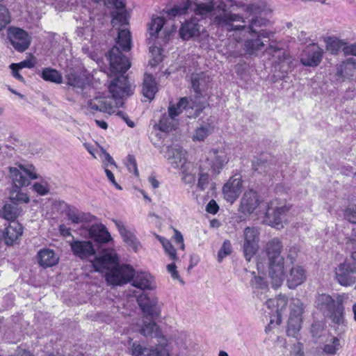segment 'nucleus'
Returning <instances> with one entry per match:
<instances>
[{
  "label": "nucleus",
  "instance_id": "nucleus-41",
  "mask_svg": "<svg viewBox=\"0 0 356 356\" xmlns=\"http://www.w3.org/2000/svg\"><path fill=\"white\" fill-rule=\"evenodd\" d=\"M324 42L326 44V50L332 54H337L341 49L343 51L346 45L344 42L334 37L325 38Z\"/></svg>",
  "mask_w": 356,
  "mask_h": 356
},
{
  "label": "nucleus",
  "instance_id": "nucleus-59",
  "mask_svg": "<svg viewBox=\"0 0 356 356\" xmlns=\"http://www.w3.org/2000/svg\"><path fill=\"white\" fill-rule=\"evenodd\" d=\"M149 51L153 57V63L151 62V65H156L162 60L161 49L159 47H150Z\"/></svg>",
  "mask_w": 356,
  "mask_h": 356
},
{
  "label": "nucleus",
  "instance_id": "nucleus-17",
  "mask_svg": "<svg viewBox=\"0 0 356 356\" xmlns=\"http://www.w3.org/2000/svg\"><path fill=\"white\" fill-rule=\"evenodd\" d=\"M108 60L110 64L111 73L114 75L124 74L131 66L129 61L123 56L117 46H114L108 51Z\"/></svg>",
  "mask_w": 356,
  "mask_h": 356
},
{
  "label": "nucleus",
  "instance_id": "nucleus-46",
  "mask_svg": "<svg viewBox=\"0 0 356 356\" xmlns=\"http://www.w3.org/2000/svg\"><path fill=\"white\" fill-rule=\"evenodd\" d=\"M302 318L300 316H296L290 314L288 321L287 334L295 337L301 327Z\"/></svg>",
  "mask_w": 356,
  "mask_h": 356
},
{
  "label": "nucleus",
  "instance_id": "nucleus-34",
  "mask_svg": "<svg viewBox=\"0 0 356 356\" xmlns=\"http://www.w3.org/2000/svg\"><path fill=\"white\" fill-rule=\"evenodd\" d=\"M267 42L259 38L248 39L243 44V49L249 56H257L259 52L264 48Z\"/></svg>",
  "mask_w": 356,
  "mask_h": 356
},
{
  "label": "nucleus",
  "instance_id": "nucleus-13",
  "mask_svg": "<svg viewBox=\"0 0 356 356\" xmlns=\"http://www.w3.org/2000/svg\"><path fill=\"white\" fill-rule=\"evenodd\" d=\"M288 211L289 207L279 200L270 201L267 205L266 211L267 222L271 227L280 229L283 227V219Z\"/></svg>",
  "mask_w": 356,
  "mask_h": 356
},
{
  "label": "nucleus",
  "instance_id": "nucleus-62",
  "mask_svg": "<svg viewBox=\"0 0 356 356\" xmlns=\"http://www.w3.org/2000/svg\"><path fill=\"white\" fill-rule=\"evenodd\" d=\"M219 210V206L214 200L209 202L206 207V211L211 214H216Z\"/></svg>",
  "mask_w": 356,
  "mask_h": 356
},
{
  "label": "nucleus",
  "instance_id": "nucleus-54",
  "mask_svg": "<svg viewBox=\"0 0 356 356\" xmlns=\"http://www.w3.org/2000/svg\"><path fill=\"white\" fill-rule=\"evenodd\" d=\"M311 332L313 337L316 339H319L322 337H326L327 334H329L328 332L323 328V325L318 322L312 324L311 327Z\"/></svg>",
  "mask_w": 356,
  "mask_h": 356
},
{
  "label": "nucleus",
  "instance_id": "nucleus-53",
  "mask_svg": "<svg viewBox=\"0 0 356 356\" xmlns=\"http://www.w3.org/2000/svg\"><path fill=\"white\" fill-rule=\"evenodd\" d=\"M10 22V16L8 10L3 6L0 5V31L6 28Z\"/></svg>",
  "mask_w": 356,
  "mask_h": 356
},
{
  "label": "nucleus",
  "instance_id": "nucleus-35",
  "mask_svg": "<svg viewBox=\"0 0 356 356\" xmlns=\"http://www.w3.org/2000/svg\"><path fill=\"white\" fill-rule=\"evenodd\" d=\"M250 285L253 289V293L258 298L263 300L268 298L266 295L268 291V284L263 278L254 276L250 281Z\"/></svg>",
  "mask_w": 356,
  "mask_h": 356
},
{
  "label": "nucleus",
  "instance_id": "nucleus-9",
  "mask_svg": "<svg viewBox=\"0 0 356 356\" xmlns=\"http://www.w3.org/2000/svg\"><path fill=\"white\" fill-rule=\"evenodd\" d=\"M345 298L344 295H337L336 299H334L326 293L318 294L315 300V305L334 323L341 324L343 322V304Z\"/></svg>",
  "mask_w": 356,
  "mask_h": 356
},
{
  "label": "nucleus",
  "instance_id": "nucleus-11",
  "mask_svg": "<svg viewBox=\"0 0 356 356\" xmlns=\"http://www.w3.org/2000/svg\"><path fill=\"white\" fill-rule=\"evenodd\" d=\"M160 152L163 154L170 166L179 172H185L187 165H192L188 161L187 152L177 144L167 145Z\"/></svg>",
  "mask_w": 356,
  "mask_h": 356
},
{
  "label": "nucleus",
  "instance_id": "nucleus-1",
  "mask_svg": "<svg viewBox=\"0 0 356 356\" xmlns=\"http://www.w3.org/2000/svg\"><path fill=\"white\" fill-rule=\"evenodd\" d=\"M115 76L108 86L111 96L96 95L90 99L86 97L82 102V107L91 113L99 111L111 115L122 106L123 99L133 94V88L124 74Z\"/></svg>",
  "mask_w": 356,
  "mask_h": 356
},
{
  "label": "nucleus",
  "instance_id": "nucleus-18",
  "mask_svg": "<svg viewBox=\"0 0 356 356\" xmlns=\"http://www.w3.org/2000/svg\"><path fill=\"white\" fill-rule=\"evenodd\" d=\"M8 38L14 49L19 52L25 51L30 46L31 37L20 28L10 27L8 31Z\"/></svg>",
  "mask_w": 356,
  "mask_h": 356
},
{
  "label": "nucleus",
  "instance_id": "nucleus-64",
  "mask_svg": "<svg viewBox=\"0 0 356 356\" xmlns=\"http://www.w3.org/2000/svg\"><path fill=\"white\" fill-rule=\"evenodd\" d=\"M167 270H168V273H170L172 277L174 280H181L180 277L177 270V266L174 263L168 264L167 266Z\"/></svg>",
  "mask_w": 356,
  "mask_h": 356
},
{
  "label": "nucleus",
  "instance_id": "nucleus-51",
  "mask_svg": "<svg viewBox=\"0 0 356 356\" xmlns=\"http://www.w3.org/2000/svg\"><path fill=\"white\" fill-rule=\"evenodd\" d=\"M205 75L202 74H193L191 77L192 87L194 91L197 94H201V88L202 83L204 81Z\"/></svg>",
  "mask_w": 356,
  "mask_h": 356
},
{
  "label": "nucleus",
  "instance_id": "nucleus-28",
  "mask_svg": "<svg viewBox=\"0 0 356 356\" xmlns=\"http://www.w3.org/2000/svg\"><path fill=\"white\" fill-rule=\"evenodd\" d=\"M201 26L195 17H192L182 24L179 29L180 37L183 40H189L199 35Z\"/></svg>",
  "mask_w": 356,
  "mask_h": 356
},
{
  "label": "nucleus",
  "instance_id": "nucleus-32",
  "mask_svg": "<svg viewBox=\"0 0 356 356\" xmlns=\"http://www.w3.org/2000/svg\"><path fill=\"white\" fill-rule=\"evenodd\" d=\"M113 222L117 227L121 236L124 241L134 251H137L140 246V243L136 238L134 233L127 229L124 225L122 221L113 220Z\"/></svg>",
  "mask_w": 356,
  "mask_h": 356
},
{
  "label": "nucleus",
  "instance_id": "nucleus-27",
  "mask_svg": "<svg viewBox=\"0 0 356 356\" xmlns=\"http://www.w3.org/2000/svg\"><path fill=\"white\" fill-rule=\"evenodd\" d=\"M102 3L103 6H102V10L100 12H96L95 10L90 12V19L94 23L97 22L98 24H102L104 17L105 15V8L104 6H107L108 8H114L115 10L124 8V3L122 0H102L99 3Z\"/></svg>",
  "mask_w": 356,
  "mask_h": 356
},
{
  "label": "nucleus",
  "instance_id": "nucleus-2",
  "mask_svg": "<svg viewBox=\"0 0 356 356\" xmlns=\"http://www.w3.org/2000/svg\"><path fill=\"white\" fill-rule=\"evenodd\" d=\"M193 12L201 18L209 17L211 24L217 28L227 31L231 28V22H244L243 16L234 13L227 8L226 3L222 0H195L193 1Z\"/></svg>",
  "mask_w": 356,
  "mask_h": 356
},
{
  "label": "nucleus",
  "instance_id": "nucleus-43",
  "mask_svg": "<svg viewBox=\"0 0 356 356\" xmlns=\"http://www.w3.org/2000/svg\"><path fill=\"white\" fill-rule=\"evenodd\" d=\"M41 76L47 81L55 83H61L63 82V76L61 74L56 70L50 67L44 68L42 71Z\"/></svg>",
  "mask_w": 356,
  "mask_h": 356
},
{
  "label": "nucleus",
  "instance_id": "nucleus-40",
  "mask_svg": "<svg viewBox=\"0 0 356 356\" xmlns=\"http://www.w3.org/2000/svg\"><path fill=\"white\" fill-rule=\"evenodd\" d=\"M66 216L68 220L74 224H79L89 220L88 214L79 211L74 207H69L66 210Z\"/></svg>",
  "mask_w": 356,
  "mask_h": 356
},
{
  "label": "nucleus",
  "instance_id": "nucleus-58",
  "mask_svg": "<svg viewBox=\"0 0 356 356\" xmlns=\"http://www.w3.org/2000/svg\"><path fill=\"white\" fill-rule=\"evenodd\" d=\"M127 167L130 172L134 173L136 176L139 175V172L137 167V163L135 157L133 155L129 154L127 157Z\"/></svg>",
  "mask_w": 356,
  "mask_h": 356
},
{
  "label": "nucleus",
  "instance_id": "nucleus-16",
  "mask_svg": "<svg viewBox=\"0 0 356 356\" xmlns=\"http://www.w3.org/2000/svg\"><path fill=\"white\" fill-rule=\"evenodd\" d=\"M137 302L143 312L152 318H157L161 314L163 304L159 302L154 294L143 293L137 297Z\"/></svg>",
  "mask_w": 356,
  "mask_h": 356
},
{
  "label": "nucleus",
  "instance_id": "nucleus-30",
  "mask_svg": "<svg viewBox=\"0 0 356 356\" xmlns=\"http://www.w3.org/2000/svg\"><path fill=\"white\" fill-rule=\"evenodd\" d=\"M37 259L40 266L48 268L56 265L59 259L53 250L43 248L38 251Z\"/></svg>",
  "mask_w": 356,
  "mask_h": 356
},
{
  "label": "nucleus",
  "instance_id": "nucleus-39",
  "mask_svg": "<svg viewBox=\"0 0 356 356\" xmlns=\"http://www.w3.org/2000/svg\"><path fill=\"white\" fill-rule=\"evenodd\" d=\"M213 129L214 126L211 123H204L196 129L193 140L194 141H203L213 131Z\"/></svg>",
  "mask_w": 356,
  "mask_h": 356
},
{
  "label": "nucleus",
  "instance_id": "nucleus-47",
  "mask_svg": "<svg viewBox=\"0 0 356 356\" xmlns=\"http://www.w3.org/2000/svg\"><path fill=\"white\" fill-rule=\"evenodd\" d=\"M111 15L113 17L111 23L113 27L117 26H124L128 25V19L124 8L113 10L111 13Z\"/></svg>",
  "mask_w": 356,
  "mask_h": 356
},
{
  "label": "nucleus",
  "instance_id": "nucleus-22",
  "mask_svg": "<svg viewBox=\"0 0 356 356\" xmlns=\"http://www.w3.org/2000/svg\"><path fill=\"white\" fill-rule=\"evenodd\" d=\"M336 76L339 81H353L356 79V59L349 58L336 67Z\"/></svg>",
  "mask_w": 356,
  "mask_h": 356
},
{
  "label": "nucleus",
  "instance_id": "nucleus-14",
  "mask_svg": "<svg viewBox=\"0 0 356 356\" xmlns=\"http://www.w3.org/2000/svg\"><path fill=\"white\" fill-rule=\"evenodd\" d=\"M259 236V229L255 227H247L243 231V251L248 261H250L258 251Z\"/></svg>",
  "mask_w": 356,
  "mask_h": 356
},
{
  "label": "nucleus",
  "instance_id": "nucleus-3",
  "mask_svg": "<svg viewBox=\"0 0 356 356\" xmlns=\"http://www.w3.org/2000/svg\"><path fill=\"white\" fill-rule=\"evenodd\" d=\"M175 347L170 343H159L145 346L138 341L130 342L128 350L131 356H186L192 344L187 334L179 333L175 337Z\"/></svg>",
  "mask_w": 356,
  "mask_h": 356
},
{
  "label": "nucleus",
  "instance_id": "nucleus-24",
  "mask_svg": "<svg viewBox=\"0 0 356 356\" xmlns=\"http://www.w3.org/2000/svg\"><path fill=\"white\" fill-rule=\"evenodd\" d=\"M259 205V198L256 191L248 190L245 191L241 200L239 211L245 215L253 213Z\"/></svg>",
  "mask_w": 356,
  "mask_h": 356
},
{
  "label": "nucleus",
  "instance_id": "nucleus-15",
  "mask_svg": "<svg viewBox=\"0 0 356 356\" xmlns=\"http://www.w3.org/2000/svg\"><path fill=\"white\" fill-rule=\"evenodd\" d=\"M203 108L195 104L194 101L188 97H182L180 100L168 108V113L172 118H177L183 111H186V117L197 118L200 115Z\"/></svg>",
  "mask_w": 356,
  "mask_h": 356
},
{
  "label": "nucleus",
  "instance_id": "nucleus-6",
  "mask_svg": "<svg viewBox=\"0 0 356 356\" xmlns=\"http://www.w3.org/2000/svg\"><path fill=\"white\" fill-rule=\"evenodd\" d=\"M228 161L227 154L224 149H213L209 151L207 156L200 161L197 188L201 191H205Z\"/></svg>",
  "mask_w": 356,
  "mask_h": 356
},
{
  "label": "nucleus",
  "instance_id": "nucleus-52",
  "mask_svg": "<svg viewBox=\"0 0 356 356\" xmlns=\"http://www.w3.org/2000/svg\"><path fill=\"white\" fill-rule=\"evenodd\" d=\"M232 252V247L229 240L224 241L222 247L218 252V260L221 262L222 260Z\"/></svg>",
  "mask_w": 356,
  "mask_h": 356
},
{
  "label": "nucleus",
  "instance_id": "nucleus-29",
  "mask_svg": "<svg viewBox=\"0 0 356 356\" xmlns=\"http://www.w3.org/2000/svg\"><path fill=\"white\" fill-rule=\"evenodd\" d=\"M23 228L22 225L16 221L9 223L5 228L3 236L5 243L8 245H13L22 234Z\"/></svg>",
  "mask_w": 356,
  "mask_h": 356
},
{
  "label": "nucleus",
  "instance_id": "nucleus-57",
  "mask_svg": "<svg viewBox=\"0 0 356 356\" xmlns=\"http://www.w3.org/2000/svg\"><path fill=\"white\" fill-rule=\"evenodd\" d=\"M276 312L277 317L280 318L281 312L285 309L287 303L288 299L285 296L280 295L276 298Z\"/></svg>",
  "mask_w": 356,
  "mask_h": 356
},
{
  "label": "nucleus",
  "instance_id": "nucleus-12",
  "mask_svg": "<svg viewBox=\"0 0 356 356\" xmlns=\"http://www.w3.org/2000/svg\"><path fill=\"white\" fill-rule=\"evenodd\" d=\"M243 19L245 18L243 17ZM268 23V21L261 17L252 18L249 24H245V20L244 22H231V28H228L227 32H232V37L237 42H241L246 36L248 33H257V29L261 26H265Z\"/></svg>",
  "mask_w": 356,
  "mask_h": 356
},
{
  "label": "nucleus",
  "instance_id": "nucleus-21",
  "mask_svg": "<svg viewBox=\"0 0 356 356\" xmlns=\"http://www.w3.org/2000/svg\"><path fill=\"white\" fill-rule=\"evenodd\" d=\"M286 269H289L287 274L285 273L284 266V280L286 278V284L289 289H295L305 282L306 273L302 266L293 264L291 266H286Z\"/></svg>",
  "mask_w": 356,
  "mask_h": 356
},
{
  "label": "nucleus",
  "instance_id": "nucleus-56",
  "mask_svg": "<svg viewBox=\"0 0 356 356\" xmlns=\"http://www.w3.org/2000/svg\"><path fill=\"white\" fill-rule=\"evenodd\" d=\"M191 165H187L185 172H179L182 175L181 180L182 181L190 186L194 185L196 178L195 176L189 172Z\"/></svg>",
  "mask_w": 356,
  "mask_h": 356
},
{
  "label": "nucleus",
  "instance_id": "nucleus-19",
  "mask_svg": "<svg viewBox=\"0 0 356 356\" xmlns=\"http://www.w3.org/2000/svg\"><path fill=\"white\" fill-rule=\"evenodd\" d=\"M269 53L273 52V57L277 58L274 66L275 70L279 71L281 74L278 75L280 78L284 76L291 70L292 58L284 49L276 48L273 44H270L268 47Z\"/></svg>",
  "mask_w": 356,
  "mask_h": 356
},
{
  "label": "nucleus",
  "instance_id": "nucleus-33",
  "mask_svg": "<svg viewBox=\"0 0 356 356\" xmlns=\"http://www.w3.org/2000/svg\"><path fill=\"white\" fill-rule=\"evenodd\" d=\"M192 3L190 0H170L171 8L166 11L170 17H176L186 13Z\"/></svg>",
  "mask_w": 356,
  "mask_h": 356
},
{
  "label": "nucleus",
  "instance_id": "nucleus-4",
  "mask_svg": "<svg viewBox=\"0 0 356 356\" xmlns=\"http://www.w3.org/2000/svg\"><path fill=\"white\" fill-rule=\"evenodd\" d=\"M116 254L112 251H106L97 257L93 266L97 271L106 270V280L113 286L128 283L134 277L135 270L129 264H119Z\"/></svg>",
  "mask_w": 356,
  "mask_h": 356
},
{
  "label": "nucleus",
  "instance_id": "nucleus-48",
  "mask_svg": "<svg viewBox=\"0 0 356 356\" xmlns=\"http://www.w3.org/2000/svg\"><path fill=\"white\" fill-rule=\"evenodd\" d=\"M165 21L163 17H153L149 24V32L150 35L156 36L164 25Z\"/></svg>",
  "mask_w": 356,
  "mask_h": 356
},
{
  "label": "nucleus",
  "instance_id": "nucleus-10",
  "mask_svg": "<svg viewBox=\"0 0 356 356\" xmlns=\"http://www.w3.org/2000/svg\"><path fill=\"white\" fill-rule=\"evenodd\" d=\"M346 248L350 252V258L335 269L336 279L342 286H350L356 282V238L348 239Z\"/></svg>",
  "mask_w": 356,
  "mask_h": 356
},
{
  "label": "nucleus",
  "instance_id": "nucleus-42",
  "mask_svg": "<svg viewBox=\"0 0 356 356\" xmlns=\"http://www.w3.org/2000/svg\"><path fill=\"white\" fill-rule=\"evenodd\" d=\"M20 213V210L17 205L15 204H6L0 211V216L8 220L15 221Z\"/></svg>",
  "mask_w": 356,
  "mask_h": 356
},
{
  "label": "nucleus",
  "instance_id": "nucleus-26",
  "mask_svg": "<svg viewBox=\"0 0 356 356\" xmlns=\"http://www.w3.org/2000/svg\"><path fill=\"white\" fill-rule=\"evenodd\" d=\"M131 280L134 286L143 291H152L156 287L154 278L147 272H135Z\"/></svg>",
  "mask_w": 356,
  "mask_h": 356
},
{
  "label": "nucleus",
  "instance_id": "nucleus-55",
  "mask_svg": "<svg viewBox=\"0 0 356 356\" xmlns=\"http://www.w3.org/2000/svg\"><path fill=\"white\" fill-rule=\"evenodd\" d=\"M291 313L293 315L300 316L303 312V306L300 300L298 298L292 299L291 302Z\"/></svg>",
  "mask_w": 356,
  "mask_h": 356
},
{
  "label": "nucleus",
  "instance_id": "nucleus-5",
  "mask_svg": "<svg viewBox=\"0 0 356 356\" xmlns=\"http://www.w3.org/2000/svg\"><path fill=\"white\" fill-rule=\"evenodd\" d=\"M116 254L112 251H106L97 257L93 266L97 271L106 270V280L113 286L128 283L134 277L135 270L129 264H119Z\"/></svg>",
  "mask_w": 356,
  "mask_h": 356
},
{
  "label": "nucleus",
  "instance_id": "nucleus-63",
  "mask_svg": "<svg viewBox=\"0 0 356 356\" xmlns=\"http://www.w3.org/2000/svg\"><path fill=\"white\" fill-rule=\"evenodd\" d=\"M10 69L12 70V74L13 76L17 79V80L20 81H24V78L19 73V65L16 63H13L10 66Z\"/></svg>",
  "mask_w": 356,
  "mask_h": 356
},
{
  "label": "nucleus",
  "instance_id": "nucleus-44",
  "mask_svg": "<svg viewBox=\"0 0 356 356\" xmlns=\"http://www.w3.org/2000/svg\"><path fill=\"white\" fill-rule=\"evenodd\" d=\"M177 125V122L175 118L168 115L164 114L161 118L159 123V129L163 132H169L174 129Z\"/></svg>",
  "mask_w": 356,
  "mask_h": 356
},
{
  "label": "nucleus",
  "instance_id": "nucleus-8",
  "mask_svg": "<svg viewBox=\"0 0 356 356\" xmlns=\"http://www.w3.org/2000/svg\"><path fill=\"white\" fill-rule=\"evenodd\" d=\"M283 244L277 238L269 240L264 248L268 261V275L273 288L280 287L284 282V259L282 255Z\"/></svg>",
  "mask_w": 356,
  "mask_h": 356
},
{
  "label": "nucleus",
  "instance_id": "nucleus-20",
  "mask_svg": "<svg viewBox=\"0 0 356 356\" xmlns=\"http://www.w3.org/2000/svg\"><path fill=\"white\" fill-rule=\"evenodd\" d=\"M242 191V179L240 175L231 177L222 187L225 200L233 204L239 197Z\"/></svg>",
  "mask_w": 356,
  "mask_h": 356
},
{
  "label": "nucleus",
  "instance_id": "nucleus-60",
  "mask_svg": "<svg viewBox=\"0 0 356 356\" xmlns=\"http://www.w3.org/2000/svg\"><path fill=\"white\" fill-rule=\"evenodd\" d=\"M344 216L349 222L356 224V205L348 207L345 210Z\"/></svg>",
  "mask_w": 356,
  "mask_h": 356
},
{
  "label": "nucleus",
  "instance_id": "nucleus-61",
  "mask_svg": "<svg viewBox=\"0 0 356 356\" xmlns=\"http://www.w3.org/2000/svg\"><path fill=\"white\" fill-rule=\"evenodd\" d=\"M33 190L40 195H44L49 193V188L47 182H35L33 186Z\"/></svg>",
  "mask_w": 356,
  "mask_h": 356
},
{
  "label": "nucleus",
  "instance_id": "nucleus-38",
  "mask_svg": "<svg viewBox=\"0 0 356 356\" xmlns=\"http://www.w3.org/2000/svg\"><path fill=\"white\" fill-rule=\"evenodd\" d=\"M117 43L124 51H128L131 49V35L127 27L118 29Z\"/></svg>",
  "mask_w": 356,
  "mask_h": 356
},
{
  "label": "nucleus",
  "instance_id": "nucleus-25",
  "mask_svg": "<svg viewBox=\"0 0 356 356\" xmlns=\"http://www.w3.org/2000/svg\"><path fill=\"white\" fill-rule=\"evenodd\" d=\"M70 247L73 254L81 259H87L95 253L92 243L89 241H74L70 243Z\"/></svg>",
  "mask_w": 356,
  "mask_h": 356
},
{
  "label": "nucleus",
  "instance_id": "nucleus-37",
  "mask_svg": "<svg viewBox=\"0 0 356 356\" xmlns=\"http://www.w3.org/2000/svg\"><path fill=\"white\" fill-rule=\"evenodd\" d=\"M67 83L70 86H72L77 92H79V90L83 91L87 89L89 90H92L90 87H88V88L86 87V79L81 75L74 72L69 73L67 75Z\"/></svg>",
  "mask_w": 356,
  "mask_h": 356
},
{
  "label": "nucleus",
  "instance_id": "nucleus-36",
  "mask_svg": "<svg viewBox=\"0 0 356 356\" xmlns=\"http://www.w3.org/2000/svg\"><path fill=\"white\" fill-rule=\"evenodd\" d=\"M157 91L156 84L151 74H145L142 92L143 95L152 100Z\"/></svg>",
  "mask_w": 356,
  "mask_h": 356
},
{
  "label": "nucleus",
  "instance_id": "nucleus-49",
  "mask_svg": "<svg viewBox=\"0 0 356 356\" xmlns=\"http://www.w3.org/2000/svg\"><path fill=\"white\" fill-rule=\"evenodd\" d=\"M156 237L162 244L165 253L169 256V257L172 260H176L177 259L176 250L174 248L171 243L168 239L161 236L156 235Z\"/></svg>",
  "mask_w": 356,
  "mask_h": 356
},
{
  "label": "nucleus",
  "instance_id": "nucleus-7",
  "mask_svg": "<svg viewBox=\"0 0 356 356\" xmlns=\"http://www.w3.org/2000/svg\"><path fill=\"white\" fill-rule=\"evenodd\" d=\"M10 177L14 186L10 191V204L17 205L19 202L28 203L29 198L26 193H22L19 188L30 184L31 180L38 178L35 168L31 164H19L16 167H10Z\"/></svg>",
  "mask_w": 356,
  "mask_h": 356
},
{
  "label": "nucleus",
  "instance_id": "nucleus-45",
  "mask_svg": "<svg viewBox=\"0 0 356 356\" xmlns=\"http://www.w3.org/2000/svg\"><path fill=\"white\" fill-rule=\"evenodd\" d=\"M327 337L323 348V352L327 355H334L340 348L339 339L330 334H327Z\"/></svg>",
  "mask_w": 356,
  "mask_h": 356
},
{
  "label": "nucleus",
  "instance_id": "nucleus-23",
  "mask_svg": "<svg viewBox=\"0 0 356 356\" xmlns=\"http://www.w3.org/2000/svg\"><path fill=\"white\" fill-rule=\"evenodd\" d=\"M323 51L318 46L312 44L303 51L300 61L303 65L316 67L321 63Z\"/></svg>",
  "mask_w": 356,
  "mask_h": 356
},
{
  "label": "nucleus",
  "instance_id": "nucleus-50",
  "mask_svg": "<svg viewBox=\"0 0 356 356\" xmlns=\"http://www.w3.org/2000/svg\"><path fill=\"white\" fill-rule=\"evenodd\" d=\"M158 330V325L154 321H145L143 325L140 329V333L145 336H152Z\"/></svg>",
  "mask_w": 356,
  "mask_h": 356
},
{
  "label": "nucleus",
  "instance_id": "nucleus-31",
  "mask_svg": "<svg viewBox=\"0 0 356 356\" xmlns=\"http://www.w3.org/2000/svg\"><path fill=\"white\" fill-rule=\"evenodd\" d=\"M89 235L91 238L99 243H108L112 240L110 233L102 224L92 225L89 229Z\"/></svg>",
  "mask_w": 356,
  "mask_h": 356
}]
</instances>
